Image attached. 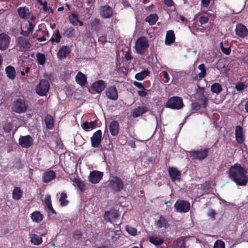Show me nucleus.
<instances>
[{"mask_svg": "<svg viewBox=\"0 0 248 248\" xmlns=\"http://www.w3.org/2000/svg\"><path fill=\"white\" fill-rule=\"evenodd\" d=\"M235 136L236 142L239 144H242L244 142V135L243 134V128L240 125H237L235 129Z\"/></svg>", "mask_w": 248, "mask_h": 248, "instance_id": "aec40b11", "label": "nucleus"}, {"mask_svg": "<svg viewBox=\"0 0 248 248\" xmlns=\"http://www.w3.org/2000/svg\"><path fill=\"white\" fill-rule=\"evenodd\" d=\"M67 197V194L65 193L62 192L61 194V197L59 199V201L60 202V205L61 206H65L68 204L69 202L66 200Z\"/></svg>", "mask_w": 248, "mask_h": 248, "instance_id": "a19ab883", "label": "nucleus"}, {"mask_svg": "<svg viewBox=\"0 0 248 248\" xmlns=\"http://www.w3.org/2000/svg\"><path fill=\"white\" fill-rule=\"evenodd\" d=\"M107 87V84L103 80L95 81L92 85V89L97 93H101Z\"/></svg>", "mask_w": 248, "mask_h": 248, "instance_id": "f3484780", "label": "nucleus"}, {"mask_svg": "<svg viewBox=\"0 0 248 248\" xmlns=\"http://www.w3.org/2000/svg\"><path fill=\"white\" fill-rule=\"evenodd\" d=\"M102 140V131L98 130L94 132L91 138V145L93 147L97 148L99 146Z\"/></svg>", "mask_w": 248, "mask_h": 248, "instance_id": "f8f14e48", "label": "nucleus"}, {"mask_svg": "<svg viewBox=\"0 0 248 248\" xmlns=\"http://www.w3.org/2000/svg\"><path fill=\"white\" fill-rule=\"evenodd\" d=\"M108 186L115 192H119L124 188V182L120 177L117 176L111 177Z\"/></svg>", "mask_w": 248, "mask_h": 248, "instance_id": "39448f33", "label": "nucleus"}, {"mask_svg": "<svg viewBox=\"0 0 248 248\" xmlns=\"http://www.w3.org/2000/svg\"><path fill=\"white\" fill-rule=\"evenodd\" d=\"M201 105L198 102H193L191 104V108L192 110L197 111L201 109Z\"/></svg>", "mask_w": 248, "mask_h": 248, "instance_id": "603ef678", "label": "nucleus"}, {"mask_svg": "<svg viewBox=\"0 0 248 248\" xmlns=\"http://www.w3.org/2000/svg\"><path fill=\"white\" fill-rule=\"evenodd\" d=\"M125 229H126L127 232L129 234H130L133 236H134L137 234V230L135 228H133L129 225H126Z\"/></svg>", "mask_w": 248, "mask_h": 248, "instance_id": "09e8293b", "label": "nucleus"}, {"mask_svg": "<svg viewBox=\"0 0 248 248\" xmlns=\"http://www.w3.org/2000/svg\"><path fill=\"white\" fill-rule=\"evenodd\" d=\"M75 185L78 187L81 191L84 192L86 189V186L84 183L78 179H75L73 181Z\"/></svg>", "mask_w": 248, "mask_h": 248, "instance_id": "37998d69", "label": "nucleus"}, {"mask_svg": "<svg viewBox=\"0 0 248 248\" xmlns=\"http://www.w3.org/2000/svg\"><path fill=\"white\" fill-rule=\"evenodd\" d=\"M133 84L134 85V86L137 87L140 90H141L142 89H144V88H145L144 86L143 85V84L141 83H140V82H137V81H134L133 82Z\"/></svg>", "mask_w": 248, "mask_h": 248, "instance_id": "680f3d73", "label": "nucleus"}, {"mask_svg": "<svg viewBox=\"0 0 248 248\" xmlns=\"http://www.w3.org/2000/svg\"><path fill=\"white\" fill-rule=\"evenodd\" d=\"M82 232L79 230H76L73 232V238L75 240H79L82 237Z\"/></svg>", "mask_w": 248, "mask_h": 248, "instance_id": "de8ad7c7", "label": "nucleus"}, {"mask_svg": "<svg viewBox=\"0 0 248 248\" xmlns=\"http://www.w3.org/2000/svg\"><path fill=\"white\" fill-rule=\"evenodd\" d=\"M36 58L38 63L40 65H44L46 62V57L44 54L38 53L36 54Z\"/></svg>", "mask_w": 248, "mask_h": 248, "instance_id": "c03bdc74", "label": "nucleus"}, {"mask_svg": "<svg viewBox=\"0 0 248 248\" xmlns=\"http://www.w3.org/2000/svg\"><path fill=\"white\" fill-rule=\"evenodd\" d=\"M11 38L5 33H0V50L4 51L9 46Z\"/></svg>", "mask_w": 248, "mask_h": 248, "instance_id": "9b49d317", "label": "nucleus"}, {"mask_svg": "<svg viewBox=\"0 0 248 248\" xmlns=\"http://www.w3.org/2000/svg\"><path fill=\"white\" fill-rule=\"evenodd\" d=\"M91 29L96 33L98 32L102 28V23L99 18H94L90 23Z\"/></svg>", "mask_w": 248, "mask_h": 248, "instance_id": "4be33fe9", "label": "nucleus"}, {"mask_svg": "<svg viewBox=\"0 0 248 248\" xmlns=\"http://www.w3.org/2000/svg\"><path fill=\"white\" fill-rule=\"evenodd\" d=\"M214 248H225L224 242L221 240H217L214 243Z\"/></svg>", "mask_w": 248, "mask_h": 248, "instance_id": "8fccbe9b", "label": "nucleus"}, {"mask_svg": "<svg viewBox=\"0 0 248 248\" xmlns=\"http://www.w3.org/2000/svg\"><path fill=\"white\" fill-rule=\"evenodd\" d=\"M45 122L46 127L49 129H51L54 127V119L50 114H47L45 118Z\"/></svg>", "mask_w": 248, "mask_h": 248, "instance_id": "c9c22d12", "label": "nucleus"}, {"mask_svg": "<svg viewBox=\"0 0 248 248\" xmlns=\"http://www.w3.org/2000/svg\"><path fill=\"white\" fill-rule=\"evenodd\" d=\"M81 126L82 128L86 131H88L90 129L89 124L87 122L83 123L82 124Z\"/></svg>", "mask_w": 248, "mask_h": 248, "instance_id": "0e129e2a", "label": "nucleus"}, {"mask_svg": "<svg viewBox=\"0 0 248 248\" xmlns=\"http://www.w3.org/2000/svg\"><path fill=\"white\" fill-rule=\"evenodd\" d=\"M31 33L32 32L28 29L27 31L21 30L20 33L25 37H28Z\"/></svg>", "mask_w": 248, "mask_h": 248, "instance_id": "69168bd1", "label": "nucleus"}, {"mask_svg": "<svg viewBox=\"0 0 248 248\" xmlns=\"http://www.w3.org/2000/svg\"><path fill=\"white\" fill-rule=\"evenodd\" d=\"M227 173L229 178L237 186H245L248 182L247 170L238 163L232 166Z\"/></svg>", "mask_w": 248, "mask_h": 248, "instance_id": "f257e3e1", "label": "nucleus"}, {"mask_svg": "<svg viewBox=\"0 0 248 248\" xmlns=\"http://www.w3.org/2000/svg\"><path fill=\"white\" fill-rule=\"evenodd\" d=\"M5 72L7 76L10 79L14 80L16 77V72L15 68L9 65L5 68Z\"/></svg>", "mask_w": 248, "mask_h": 248, "instance_id": "c756f323", "label": "nucleus"}, {"mask_svg": "<svg viewBox=\"0 0 248 248\" xmlns=\"http://www.w3.org/2000/svg\"><path fill=\"white\" fill-rule=\"evenodd\" d=\"M33 139L30 135L21 136L19 139V145L23 148H29L33 143Z\"/></svg>", "mask_w": 248, "mask_h": 248, "instance_id": "2eb2a0df", "label": "nucleus"}, {"mask_svg": "<svg viewBox=\"0 0 248 248\" xmlns=\"http://www.w3.org/2000/svg\"><path fill=\"white\" fill-rule=\"evenodd\" d=\"M246 87L245 84L243 82H238L235 86V89L238 91L243 90Z\"/></svg>", "mask_w": 248, "mask_h": 248, "instance_id": "6e6d98bb", "label": "nucleus"}, {"mask_svg": "<svg viewBox=\"0 0 248 248\" xmlns=\"http://www.w3.org/2000/svg\"><path fill=\"white\" fill-rule=\"evenodd\" d=\"M43 215L39 211H34L31 214V218L33 221L40 223L43 219Z\"/></svg>", "mask_w": 248, "mask_h": 248, "instance_id": "7c9ffc66", "label": "nucleus"}, {"mask_svg": "<svg viewBox=\"0 0 248 248\" xmlns=\"http://www.w3.org/2000/svg\"><path fill=\"white\" fill-rule=\"evenodd\" d=\"M162 75L165 78V80L164 81L165 83H168L170 80V77L168 73L166 71H163L161 73Z\"/></svg>", "mask_w": 248, "mask_h": 248, "instance_id": "bf43d9fd", "label": "nucleus"}, {"mask_svg": "<svg viewBox=\"0 0 248 248\" xmlns=\"http://www.w3.org/2000/svg\"><path fill=\"white\" fill-rule=\"evenodd\" d=\"M222 90L221 85L218 83H214L211 86V91L213 93L218 94L221 92Z\"/></svg>", "mask_w": 248, "mask_h": 248, "instance_id": "79ce46f5", "label": "nucleus"}, {"mask_svg": "<svg viewBox=\"0 0 248 248\" xmlns=\"http://www.w3.org/2000/svg\"><path fill=\"white\" fill-rule=\"evenodd\" d=\"M23 192L19 187H15L12 193V197L14 200H18L21 199Z\"/></svg>", "mask_w": 248, "mask_h": 248, "instance_id": "e433bc0d", "label": "nucleus"}, {"mask_svg": "<svg viewBox=\"0 0 248 248\" xmlns=\"http://www.w3.org/2000/svg\"><path fill=\"white\" fill-rule=\"evenodd\" d=\"M209 149H203L201 150L189 152L190 157L193 160H203L207 157Z\"/></svg>", "mask_w": 248, "mask_h": 248, "instance_id": "1a4fd4ad", "label": "nucleus"}, {"mask_svg": "<svg viewBox=\"0 0 248 248\" xmlns=\"http://www.w3.org/2000/svg\"><path fill=\"white\" fill-rule=\"evenodd\" d=\"M149 46L148 40L146 37H140L136 41L135 49L138 54L143 55Z\"/></svg>", "mask_w": 248, "mask_h": 248, "instance_id": "7ed1b4c3", "label": "nucleus"}, {"mask_svg": "<svg viewBox=\"0 0 248 248\" xmlns=\"http://www.w3.org/2000/svg\"><path fill=\"white\" fill-rule=\"evenodd\" d=\"M175 40V34L172 30H169L167 31L165 38V44L171 45Z\"/></svg>", "mask_w": 248, "mask_h": 248, "instance_id": "b1692460", "label": "nucleus"}, {"mask_svg": "<svg viewBox=\"0 0 248 248\" xmlns=\"http://www.w3.org/2000/svg\"><path fill=\"white\" fill-rule=\"evenodd\" d=\"M44 202H45V205L47 207L49 211H50L51 212V213H52L53 214H56V212L55 211V210L53 209V208L52 207L51 197L50 196H47L45 198Z\"/></svg>", "mask_w": 248, "mask_h": 248, "instance_id": "f704fd0d", "label": "nucleus"}, {"mask_svg": "<svg viewBox=\"0 0 248 248\" xmlns=\"http://www.w3.org/2000/svg\"><path fill=\"white\" fill-rule=\"evenodd\" d=\"M110 215H112V214L110 213V211H106L104 216L105 220L108 222H111V219L110 217H109Z\"/></svg>", "mask_w": 248, "mask_h": 248, "instance_id": "052dcab7", "label": "nucleus"}, {"mask_svg": "<svg viewBox=\"0 0 248 248\" xmlns=\"http://www.w3.org/2000/svg\"><path fill=\"white\" fill-rule=\"evenodd\" d=\"M149 91L148 90L145 89H142L141 90H139L138 91V94L140 96V97H146L148 95V92Z\"/></svg>", "mask_w": 248, "mask_h": 248, "instance_id": "864d4df0", "label": "nucleus"}, {"mask_svg": "<svg viewBox=\"0 0 248 248\" xmlns=\"http://www.w3.org/2000/svg\"><path fill=\"white\" fill-rule=\"evenodd\" d=\"M208 20L209 18L207 16H202L199 19V21L201 24L207 23Z\"/></svg>", "mask_w": 248, "mask_h": 248, "instance_id": "13d9d810", "label": "nucleus"}, {"mask_svg": "<svg viewBox=\"0 0 248 248\" xmlns=\"http://www.w3.org/2000/svg\"><path fill=\"white\" fill-rule=\"evenodd\" d=\"M107 97L111 100H116L118 98V94L117 89L115 86L109 87L106 90Z\"/></svg>", "mask_w": 248, "mask_h": 248, "instance_id": "dca6fc26", "label": "nucleus"}, {"mask_svg": "<svg viewBox=\"0 0 248 248\" xmlns=\"http://www.w3.org/2000/svg\"><path fill=\"white\" fill-rule=\"evenodd\" d=\"M3 129L6 133H9L12 129V125L10 123H6L3 126Z\"/></svg>", "mask_w": 248, "mask_h": 248, "instance_id": "5fc2aeb1", "label": "nucleus"}, {"mask_svg": "<svg viewBox=\"0 0 248 248\" xmlns=\"http://www.w3.org/2000/svg\"><path fill=\"white\" fill-rule=\"evenodd\" d=\"M63 31L62 35L68 38L72 39L76 36V30L72 27L64 28Z\"/></svg>", "mask_w": 248, "mask_h": 248, "instance_id": "393cba45", "label": "nucleus"}, {"mask_svg": "<svg viewBox=\"0 0 248 248\" xmlns=\"http://www.w3.org/2000/svg\"><path fill=\"white\" fill-rule=\"evenodd\" d=\"M103 173L98 170H93L90 172L88 179L89 181L93 184L98 183L102 179Z\"/></svg>", "mask_w": 248, "mask_h": 248, "instance_id": "ddd939ff", "label": "nucleus"}, {"mask_svg": "<svg viewBox=\"0 0 248 248\" xmlns=\"http://www.w3.org/2000/svg\"><path fill=\"white\" fill-rule=\"evenodd\" d=\"M107 237L108 241L114 243L119 239L120 235L115 231H110L108 232Z\"/></svg>", "mask_w": 248, "mask_h": 248, "instance_id": "4c0bfd02", "label": "nucleus"}, {"mask_svg": "<svg viewBox=\"0 0 248 248\" xmlns=\"http://www.w3.org/2000/svg\"><path fill=\"white\" fill-rule=\"evenodd\" d=\"M70 52L71 50L68 46H63L60 48L58 55L60 59H63L66 58Z\"/></svg>", "mask_w": 248, "mask_h": 248, "instance_id": "cd10ccee", "label": "nucleus"}, {"mask_svg": "<svg viewBox=\"0 0 248 248\" xmlns=\"http://www.w3.org/2000/svg\"><path fill=\"white\" fill-rule=\"evenodd\" d=\"M149 242L155 246H160L163 244L164 240L156 236H152L149 237Z\"/></svg>", "mask_w": 248, "mask_h": 248, "instance_id": "ea45409f", "label": "nucleus"}, {"mask_svg": "<svg viewBox=\"0 0 248 248\" xmlns=\"http://www.w3.org/2000/svg\"><path fill=\"white\" fill-rule=\"evenodd\" d=\"M150 72L148 70H144L143 71L136 74L135 76V78L137 80H142L146 77L149 76Z\"/></svg>", "mask_w": 248, "mask_h": 248, "instance_id": "58836bf2", "label": "nucleus"}, {"mask_svg": "<svg viewBox=\"0 0 248 248\" xmlns=\"http://www.w3.org/2000/svg\"><path fill=\"white\" fill-rule=\"evenodd\" d=\"M168 173L172 181L175 182L177 180L179 181L181 180V172L177 168L170 167L168 168Z\"/></svg>", "mask_w": 248, "mask_h": 248, "instance_id": "4468645a", "label": "nucleus"}, {"mask_svg": "<svg viewBox=\"0 0 248 248\" xmlns=\"http://www.w3.org/2000/svg\"><path fill=\"white\" fill-rule=\"evenodd\" d=\"M109 131L113 136L118 135L119 130V124L116 121H112L109 124Z\"/></svg>", "mask_w": 248, "mask_h": 248, "instance_id": "a878e982", "label": "nucleus"}, {"mask_svg": "<svg viewBox=\"0 0 248 248\" xmlns=\"http://www.w3.org/2000/svg\"><path fill=\"white\" fill-rule=\"evenodd\" d=\"M55 143L57 148H59V149H62L63 148V144L61 140H57L55 141Z\"/></svg>", "mask_w": 248, "mask_h": 248, "instance_id": "e2e57ef3", "label": "nucleus"}, {"mask_svg": "<svg viewBox=\"0 0 248 248\" xmlns=\"http://www.w3.org/2000/svg\"><path fill=\"white\" fill-rule=\"evenodd\" d=\"M17 12L18 16L22 19H28L31 14V11L26 6L19 7Z\"/></svg>", "mask_w": 248, "mask_h": 248, "instance_id": "a211bd4d", "label": "nucleus"}, {"mask_svg": "<svg viewBox=\"0 0 248 248\" xmlns=\"http://www.w3.org/2000/svg\"><path fill=\"white\" fill-rule=\"evenodd\" d=\"M235 32L237 35L241 37H246L248 34V29L242 24L237 25L235 29Z\"/></svg>", "mask_w": 248, "mask_h": 248, "instance_id": "412c9836", "label": "nucleus"}, {"mask_svg": "<svg viewBox=\"0 0 248 248\" xmlns=\"http://www.w3.org/2000/svg\"><path fill=\"white\" fill-rule=\"evenodd\" d=\"M148 110V108L146 106H139L134 109L132 116L133 118H137L141 116L143 114L146 113Z\"/></svg>", "mask_w": 248, "mask_h": 248, "instance_id": "6ab92c4d", "label": "nucleus"}, {"mask_svg": "<svg viewBox=\"0 0 248 248\" xmlns=\"http://www.w3.org/2000/svg\"><path fill=\"white\" fill-rule=\"evenodd\" d=\"M124 59L127 61H130L132 58L131 55V53L129 51H127L125 53Z\"/></svg>", "mask_w": 248, "mask_h": 248, "instance_id": "774afa93", "label": "nucleus"}, {"mask_svg": "<svg viewBox=\"0 0 248 248\" xmlns=\"http://www.w3.org/2000/svg\"><path fill=\"white\" fill-rule=\"evenodd\" d=\"M174 206L175 211L179 213H187L190 209V202L184 200H177Z\"/></svg>", "mask_w": 248, "mask_h": 248, "instance_id": "6e6552de", "label": "nucleus"}, {"mask_svg": "<svg viewBox=\"0 0 248 248\" xmlns=\"http://www.w3.org/2000/svg\"><path fill=\"white\" fill-rule=\"evenodd\" d=\"M184 104L183 99L179 96H172L170 98L166 104V107L172 109H180L183 108Z\"/></svg>", "mask_w": 248, "mask_h": 248, "instance_id": "20e7f679", "label": "nucleus"}, {"mask_svg": "<svg viewBox=\"0 0 248 248\" xmlns=\"http://www.w3.org/2000/svg\"><path fill=\"white\" fill-rule=\"evenodd\" d=\"M56 178V173L53 170L45 172L43 176L42 180L44 183H48Z\"/></svg>", "mask_w": 248, "mask_h": 248, "instance_id": "5701e85b", "label": "nucleus"}, {"mask_svg": "<svg viewBox=\"0 0 248 248\" xmlns=\"http://www.w3.org/2000/svg\"><path fill=\"white\" fill-rule=\"evenodd\" d=\"M31 242L35 245H40L43 241L42 238L36 234H31L30 235Z\"/></svg>", "mask_w": 248, "mask_h": 248, "instance_id": "2f4dec72", "label": "nucleus"}, {"mask_svg": "<svg viewBox=\"0 0 248 248\" xmlns=\"http://www.w3.org/2000/svg\"><path fill=\"white\" fill-rule=\"evenodd\" d=\"M220 48L221 49L222 52L226 55H228L231 53V48L230 47H224L223 46L222 43L220 44Z\"/></svg>", "mask_w": 248, "mask_h": 248, "instance_id": "3c124183", "label": "nucleus"}, {"mask_svg": "<svg viewBox=\"0 0 248 248\" xmlns=\"http://www.w3.org/2000/svg\"><path fill=\"white\" fill-rule=\"evenodd\" d=\"M90 128L94 129L95 128L97 124V122L96 121H91L89 123Z\"/></svg>", "mask_w": 248, "mask_h": 248, "instance_id": "338daca9", "label": "nucleus"}, {"mask_svg": "<svg viewBox=\"0 0 248 248\" xmlns=\"http://www.w3.org/2000/svg\"><path fill=\"white\" fill-rule=\"evenodd\" d=\"M28 108V104L24 99L17 98L13 103L12 110L16 113H25Z\"/></svg>", "mask_w": 248, "mask_h": 248, "instance_id": "f03ea898", "label": "nucleus"}, {"mask_svg": "<svg viewBox=\"0 0 248 248\" xmlns=\"http://www.w3.org/2000/svg\"><path fill=\"white\" fill-rule=\"evenodd\" d=\"M69 23L73 25L77 26L78 24V21H79L78 16L77 13H71L68 17Z\"/></svg>", "mask_w": 248, "mask_h": 248, "instance_id": "72a5a7b5", "label": "nucleus"}, {"mask_svg": "<svg viewBox=\"0 0 248 248\" xmlns=\"http://www.w3.org/2000/svg\"><path fill=\"white\" fill-rule=\"evenodd\" d=\"M54 37H52L49 40V42H51L52 43L56 42L59 43L61 40V35L60 33V31L59 30H57L56 31V33L54 34Z\"/></svg>", "mask_w": 248, "mask_h": 248, "instance_id": "a18cd8bd", "label": "nucleus"}, {"mask_svg": "<svg viewBox=\"0 0 248 248\" xmlns=\"http://www.w3.org/2000/svg\"><path fill=\"white\" fill-rule=\"evenodd\" d=\"M113 9L109 5L101 6L99 8V14L103 18H109L113 16Z\"/></svg>", "mask_w": 248, "mask_h": 248, "instance_id": "9d476101", "label": "nucleus"}, {"mask_svg": "<svg viewBox=\"0 0 248 248\" xmlns=\"http://www.w3.org/2000/svg\"><path fill=\"white\" fill-rule=\"evenodd\" d=\"M155 225L158 228L167 229L169 227L168 220L164 216H160L158 220L156 221Z\"/></svg>", "mask_w": 248, "mask_h": 248, "instance_id": "bb28decb", "label": "nucleus"}, {"mask_svg": "<svg viewBox=\"0 0 248 248\" xmlns=\"http://www.w3.org/2000/svg\"><path fill=\"white\" fill-rule=\"evenodd\" d=\"M158 19V17L156 14H150L147 16L145 21L148 22L150 25H154L155 24Z\"/></svg>", "mask_w": 248, "mask_h": 248, "instance_id": "473e14b6", "label": "nucleus"}, {"mask_svg": "<svg viewBox=\"0 0 248 248\" xmlns=\"http://www.w3.org/2000/svg\"><path fill=\"white\" fill-rule=\"evenodd\" d=\"M16 46L20 51H26L31 47L29 40L23 36L18 37L16 39Z\"/></svg>", "mask_w": 248, "mask_h": 248, "instance_id": "423d86ee", "label": "nucleus"}, {"mask_svg": "<svg viewBox=\"0 0 248 248\" xmlns=\"http://www.w3.org/2000/svg\"><path fill=\"white\" fill-rule=\"evenodd\" d=\"M216 214V213L214 210L210 209L208 211L207 215L211 218V219H212V220H215Z\"/></svg>", "mask_w": 248, "mask_h": 248, "instance_id": "4d7b16f0", "label": "nucleus"}, {"mask_svg": "<svg viewBox=\"0 0 248 248\" xmlns=\"http://www.w3.org/2000/svg\"><path fill=\"white\" fill-rule=\"evenodd\" d=\"M198 68L201 71V72L199 74V77L201 78H204L206 75L205 65L204 64H201L199 65Z\"/></svg>", "mask_w": 248, "mask_h": 248, "instance_id": "49530a36", "label": "nucleus"}, {"mask_svg": "<svg viewBox=\"0 0 248 248\" xmlns=\"http://www.w3.org/2000/svg\"><path fill=\"white\" fill-rule=\"evenodd\" d=\"M76 82L81 86L83 87L87 83V78L84 74L79 72L76 77Z\"/></svg>", "mask_w": 248, "mask_h": 248, "instance_id": "c85d7f7f", "label": "nucleus"}, {"mask_svg": "<svg viewBox=\"0 0 248 248\" xmlns=\"http://www.w3.org/2000/svg\"><path fill=\"white\" fill-rule=\"evenodd\" d=\"M49 87L50 85L47 80L46 79H41L39 84L36 87V93L40 96H45L47 93Z\"/></svg>", "mask_w": 248, "mask_h": 248, "instance_id": "0eeeda50", "label": "nucleus"}]
</instances>
